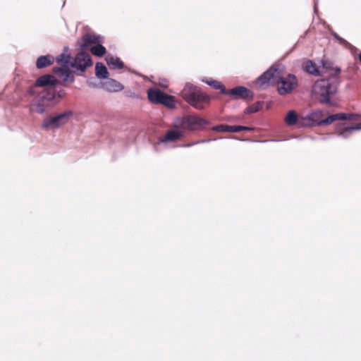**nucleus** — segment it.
Returning <instances> with one entry per match:
<instances>
[{
	"label": "nucleus",
	"mask_w": 361,
	"mask_h": 361,
	"mask_svg": "<svg viewBox=\"0 0 361 361\" xmlns=\"http://www.w3.org/2000/svg\"><path fill=\"white\" fill-rule=\"evenodd\" d=\"M341 69L336 68L326 79H321L315 82L313 86V92L322 104L333 106L331 97L336 94L340 82L339 74Z\"/></svg>",
	"instance_id": "nucleus-1"
},
{
	"label": "nucleus",
	"mask_w": 361,
	"mask_h": 361,
	"mask_svg": "<svg viewBox=\"0 0 361 361\" xmlns=\"http://www.w3.org/2000/svg\"><path fill=\"white\" fill-rule=\"evenodd\" d=\"M360 115L357 114H345L338 113L329 116L326 118L323 119L324 111L317 109L312 111L305 116H300L301 127H312L326 126L332 123L337 120L358 121Z\"/></svg>",
	"instance_id": "nucleus-2"
},
{
	"label": "nucleus",
	"mask_w": 361,
	"mask_h": 361,
	"mask_svg": "<svg viewBox=\"0 0 361 361\" xmlns=\"http://www.w3.org/2000/svg\"><path fill=\"white\" fill-rule=\"evenodd\" d=\"M181 96L190 105L198 110L204 109L211 100L209 95L191 84L185 85L181 91Z\"/></svg>",
	"instance_id": "nucleus-3"
},
{
	"label": "nucleus",
	"mask_w": 361,
	"mask_h": 361,
	"mask_svg": "<svg viewBox=\"0 0 361 361\" xmlns=\"http://www.w3.org/2000/svg\"><path fill=\"white\" fill-rule=\"evenodd\" d=\"M36 94H37V97L32 102L30 110L42 114L54 104V101L56 98V92L53 87L49 86V87L44 88Z\"/></svg>",
	"instance_id": "nucleus-4"
},
{
	"label": "nucleus",
	"mask_w": 361,
	"mask_h": 361,
	"mask_svg": "<svg viewBox=\"0 0 361 361\" xmlns=\"http://www.w3.org/2000/svg\"><path fill=\"white\" fill-rule=\"evenodd\" d=\"M274 85L279 94L283 96L292 93L298 87V81L295 75L291 73L283 74L278 68L276 75L275 76Z\"/></svg>",
	"instance_id": "nucleus-5"
},
{
	"label": "nucleus",
	"mask_w": 361,
	"mask_h": 361,
	"mask_svg": "<svg viewBox=\"0 0 361 361\" xmlns=\"http://www.w3.org/2000/svg\"><path fill=\"white\" fill-rule=\"evenodd\" d=\"M207 121L195 115H188L176 119L173 127L176 129L197 130L201 129Z\"/></svg>",
	"instance_id": "nucleus-6"
},
{
	"label": "nucleus",
	"mask_w": 361,
	"mask_h": 361,
	"mask_svg": "<svg viewBox=\"0 0 361 361\" xmlns=\"http://www.w3.org/2000/svg\"><path fill=\"white\" fill-rule=\"evenodd\" d=\"M71 57L69 55L61 54L56 58V62L61 64L62 67L54 68L53 72L54 74L58 75L63 82H69L72 83L74 81V77L71 71L68 68V66H71Z\"/></svg>",
	"instance_id": "nucleus-7"
},
{
	"label": "nucleus",
	"mask_w": 361,
	"mask_h": 361,
	"mask_svg": "<svg viewBox=\"0 0 361 361\" xmlns=\"http://www.w3.org/2000/svg\"><path fill=\"white\" fill-rule=\"evenodd\" d=\"M71 115V111H65L56 115L48 116L44 118L42 128L44 130L59 128L68 123Z\"/></svg>",
	"instance_id": "nucleus-8"
},
{
	"label": "nucleus",
	"mask_w": 361,
	"mask_h": 361,
	"mask_svg": "<svg viewBox=\"0 0 361 361\" xmlns=\"http://www.w3.org/2000/svg\"><path fill=\"white\" fill-rule=\"evenodd\" d=\"M147 97L153 104H163L171 109L176 106L174 97L164 93L159 89H149L147 91Z\"/></svg>",
	"instance_id": "nucleus-9"
},
{
	"label": "nucleus",
	"mask_w": 361,
	"mask_h": 361,
	"mask_svg": "<svg viewBox=\"0 0 361 361\" xmlns=\"http://www.w3.org/2000/svg\"><path fill=\"white\" fill-rule=\"evenodd\" d=\"M92 65L91 56L88 53L80 51L71 63V66L82 72Z\"/></svg>",
	"instance_id": "nucleus-10"
},
{
	"label": "nucleus",
	"mask_w": 361,
	"mask_h": 361,
	"mask_svg": "<svg viewBox=\"0 0 361 361\" xmlns=\"http://www.w3.org/2000/svg\"><path fill=\"white\" fill-rule=\"evenodd\" d=\"M57 80L55 78L51 75H44L38 78L35 82V83L30 86L27 90V94L33 96L38 91L37 89L38 87H44L47 88L48 85H53L56 84Z\"/></svg>",
	"instance_id": "nucleus-11"
},
{
	"label": "nucleus",
	"mask_w": 361,
	"mask_h": 361,
	"mask_svg": "<svg viewBox=\"0 0 361 361\" xmlns=\"http://www.w3.org/2000/svg\"><path fill=\"white\" fill-rule=\"evenodd\" d=\"M361 130L360 123H343L336 126V133L343 137H348L355 130Z\"/></svg>",
	"instance_id": "nucleus-12"
},
{
	"label": "nucleus",
	"mask_w": 361,
	"mask_h": 361,
	"mask_svg": "<svg viewBox=\"0 0 361 361\" xmlns=\"http://www.w3.org/2000/svg\"><path fill=\"white\" fill-rule=\"evenodd\" d=\"M277 70L278 68L271 67L261 75L257 79V82L259 85L264 86L268 84H272L274 85L275 76L276 75Z\"/></svg>",
	"instance_id": "nucleus-13"
},
{
	"label": "nucleus",
	"mask_w": 361,
	"mask_h": 361,
	"mask_svg": "<svg viewBox=\"0 0 361 361\" xmlns=\"http://www.w3.org/2000/svg\"><path fill=\"white\" fill-rule=\"evenodd\" d=\"M225 94L233 96L235 98H241L244 99L252 98L253 96L250 90L243 86L227 90Z\"/></svg>",
	"instance_id": "nucleus-14"
},
{
	"label": "nucleus",
	"mask_w": 361,
	"mask_h": 361,
	"mask_svg": "<svg viewBox=\"0 0 361 361\" xmlns=\"http://www.w3.org/2000/svg\"><path fill=\"white\" fill-rule=\"evenodd\" d=\"M183 136V133L180 130H169L163 136L159 137V142H173L179 140Z\"/></svg>",
	"instance_id": "nucleus-15"
},
{
	"label": "nucleus",
	"mask_w": 361,
	"mask_h": 361,
	"mask_svg": "<svg viewBox=\"0 0 361 361\" xmlns=\"http://www.w3.org/2000/svg\"><path fill=\"white\" fill-rule=\"evenodd\" d=\"M82 43L80 45L82 49L87 48L90 44H96L101 42V37L94 34L87 33L82 37Z\"/></svg>",
	"instance_id": "nucleus-16"
},
{
	"label": "nucleus",
	"mask_w": 361,
	"mask_h": 361,
	"mask_svg": "<svg viewBox=\"0 0 361 361\" xmlns=\"http://www.w3.org/2000/svg\"><path fill=\"white\" fill-rule=\"evenodd\" d=\"M284 123L288 126L298 125L299 127H301L300 116H299L298 113L294 110H290L287 112L284 118Z\"/></svg>",
	"instance_id": "nucleus-17"
},
{
	"label": "nucleus",
	"mask_w": 361,
	"mask_h": 361,
	"mask_svg": "<svg viewBox=\"0 0 361 361\" xmlns=\"http://www.w3.org/2000/svg\"><path fill=\"white\" fill-rule=\"evenodd\" d=\"M54 61V59L52 56L47 55V56H39L36 61V66L39 69H42L49 66Z\"/></svg>",
	"instance_id": "nucleus-18"
},
{
	"label": "nucleus",
	"mask_w": 361,
	"mask_h": 361,
	"mask_svg": "<svg viewBox=\"0 0 361 361\" xmlns=\"http://www.w3.org/2000/svg\"><path fill=\"white\" fill-rule=\"evenodd\" d=\"M105 90L109 92H118L123 89V86L114 79H109L104 83Z\"/></svg>",
	"instance_id": "nucleus-19"
},
{
	"label": "nucleus",
	"mask_w": 361,
	"mask_h": 361,
	"mask_svg": "<svg viewBox=\"0 0 361 361\" xmlns=\"http://www.w3.org/2000/svg\"><path fill=\"white\" fill-rule=\"evenodd\" d=\"M106 61L110 68L121 69L124 66L123 62L118 57H107Z\"/></svg>",
	"instance_id": "nucleus-20"
},
{
	"label": "nucleus",
	"mask_w": 361,
	"mask_h": 361,
	"mask_svg": "<svg viewBox=\"0 0 361 361\" xmlns=\"http://www.w3.org/2000/svg\"><path fill=\"white\" fill-rule=\"evenodd\" d=\"M303 70L311 75H319V71L317 65L310 60L303 64Z\"/></svg>",
	"instance_id": "nucleus-21"
},
{
	"label": "nucleus",
	"mask_w": 361,
	"mask_h": 361,
	"mask_svg": "<svg viewBox=\"0 0 361 361\" xmlns=\"http://www.w3.org/2000/svg\"><path fill=\"white\" fill-rule=\"evenodd\" d=\"M96 75L101 79L108 78L109 73L107 68L102 63H97L95 66Z\"/></svg>",
	"instance_id": "nucleus-22"
},
{
	"label": "nucleus",
	"mask_w": 361,
	"mask_h": 361,
	"mask_svg": "<svg viewBox=\"0 0 361 361\" xmlns=\"http://www.w3.org/2000/svg\"><path fill=\"white\" fill-rule=\"evenodd\" d=\"M90 51L93 55L101 57L106 54V49L104 46L99 43L92 47L90 49Z\"/></svg>",
	"instance_id": "nucleus-23"
},
{
	"label": "nucleus",
	"mask_w": 361,
	"mask_h": 361,
	"mask_svg": "<svg viewBox=\"0 0 361 361\" xmlns=\"http://www.w3.org/2000/svg\"><path fill=\"white\" fill-rule=\"evenodd\" d=\"M205 82L213 88L220 90L221 94H225V93H226L227 90H226L225 87L220 82L212 79L207 80Z\"/></svg>",
	"instance_id": "nucleus-24"
},
{
	"label": "nucleus",
	"mask_w": 361,
	"mask_h": 361,
	"mask_svg": "<svg viewBox=\"0 0 361 361\" xmlns=\"http://www.w3.org/2000/svg\"><path fill=\"white\" fill-rule=\"evenodd\" d=\"M227 132L229 133H238L242 130L252 131L254 128L248 126H229L227 125Z\"/></svg>",
	"instance_id": "nucleus-25"
},
{
	"label": "nucleus",
	"mask_w": 361,
	"mask_h": 361,
	"mask_svg": "<svg viewBox=\"0 0 361 361\" xmlns=\"http://www.w3.org/2000/svg\"><path fill=\"white\" fill-rule=\"evenodd\" d=\"M333 35H334V38L336 39L341 44H342L345 47H348V46L350 45L345 39L341 37L338 34L334 33Z\"/></svg>",
	"instance_id": "nucleus-26"
},
{
	"label": "nucleus",
	"mask_w": 361,
	"mask_h": 361,
	"mask_svg": "<svg viewBox=\"0 0 361 361\" xmlns=\"http://www.w3.org/2000/svg\"><path fill=\"white\" fill-rule=\"evenodd\" d=\"M213 129L218 132H227V130H228L227 125H224V124L216 126L214 127Z\"/></svg>",
	"instance_id": "nucleus-27"
},
{
	"label": "nucleus",
	"mask_w": 361,
	"mask_h": 361,
	"mask_svg": "<svg viewBox=\"0 0 361 361\" xmlns=\"http://www.w3.org/2000/svg\"><path fill=\"white\" fill-rule=\"evenodd\" d=\"M257 111V109L254 106H249L245 110V114H252Z\"/></svg>",
	"instance_id": "nucleus-28"
},
{
	"label": "nucleus",
	"mask_w": 361,
	"mask_h": 361,
	"mask_svg": "<svg viewBox=\"0 0 361 361\" xmlns=\"http://www.w3.org/2000/svg\"><path fill=\"white\" fill-rule=\"evenodd\" d=\"M204 142V140L198 141V142H195V144L200 143V142ZM193 145H195V143H189V144L185 145V147H188L192 146Z\"/></svg>",
	"instance_id": "nucleus-29"
}]
</instances>
